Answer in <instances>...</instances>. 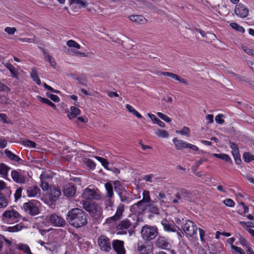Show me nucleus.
<instances>
[{"label": "nucleus", "mask_w": 254, "mask_h": 254, "mask_svg": "<svg viewBox=\"0 0 254 254\" xmlns=\"http://www.w3.org/2000/svg\"><path fill=\"white\" fill-rule=\"evenodd\" d=\"M66 220L70 226L78 229L87 224L88 216L82 209L74 208L68 211Z\"/></svg>", "instance_id": "f257e3e1"}, {"label": "nucleus", "mask_w": 254, "mask_h": 254, "mask_svg": "<svg viewBox=\"0 0 254 254\" xmlns=\"http://www.w3.org/2000/svg\"><path fill=\"white\" fill-rule=\"evenodd\" d=\"M82 206L96 222H99L102 219V209L96 203H87L84 201L82 203Z\"/></svg>", "instance_id": "f03ea898"}, {"label": "nucleus", "mask_w": 254, "mask_h": 254, "mask_svg": "<svg viewBox=\"0 0 254 254\" xmlns=\"http://www.w3.org/2000/svg\"><path fill=\"white\" fill-rule=\"evenodd\" d=\"M135 216L129 215L127 218L122 220L117 226V229L121 234H127V231L135 227Z\"/></svg>", "instance_id": "7ed1b4c3"}, {"label": "nucleus", "mask_w": 254, "mask_h": 254, "mask_svg": "<svg viewBox=\"0 0 254 254\" xmlns=\"http://www.w3.org/2000/svg\"><path fill=\"white\" fill-rule=\"evenodd\" d=\"M40 202L35 199H33L25 202L23 204L22 209L26 213L31 216H35L40 212L39 208Z\"/></svg>", "instance_id": "20e7f679"}, {"label": "nucleus", "mask_w": 254, "mask_h": 254, "mask_svg": "<svg viewBox=\"0 0 254 254\" xmlns=\"http://www.w3.org/2000/svg\"><path fill=\"white\" fill-rule=\"evenodd\" d=\"M141 234L142 238L146 240L154 239L158 235V229L156 227L145 225L142 228Z\"/></svg>", "instance_id": "39448f33"}, {"label": "nucleus", "mask_w": 254, "mask_h": 254, "mask_svg": "<svg viewBox=\"0 0 254 254\" xmlns=\"http://www.w3.org/2000/svg\"><path fill=\"white\" fill-rule=\"evenodd\" d=\"M11 177L12 180L18 184H24L28 181L26 172L20 169L12 170Z\"/></svg>", "instance_id": "423d86ee"}, {"label": "nucleus", "mask_w": 254, "mask_h": 254, "mask_svg": "<svg viewBox=\"0 0 254 254\" xmlns=\"http://www.w3.org/2000/svg\"><path fill=\"white\" fill-rule=\"evenodd\" d=\"M81 196L86 200H99L101 198L100 192L97 189H90L89 187L84 190Z\"/></svg>", "instance_id": "0eeeda50"}, {"label": "nucleus", "mask_w": 254, "mask_h": 254, "mask_svg": "<svg viewBox=\"0 0 254 254\" xmlns=\"http://www.w3.org/2000/svg\"><path fill=\"white\" fill-rule=\"evenodd\" d=\"M183 229L187 237H191L196 234L197 227L192 221L186 220V222L183 226Z\"/></svg>", "instance_id": "6e6552de"}, {"label": "nucleus", "mask_w": 254, "mask_h": 254, "mask_svg": "<svg viewBox=\"0 0 254 254\" xmlns=\"http://www.w3.org/2000/svg\"><path fill=\"white\" fill-rule=\"evenodd\" d=\"M98 245L100 249L105 252H109L111 250L110 239L105 235H101L98 238Z\"/></svg>", "instance_id": "1a4fd4ad"}, {"label": "nucleus", "mask_w": 254, "mask_h": 254, "mask_svg": "<svg viewBox=\"0 0 254 254\" xmlns=\"http://www.w3.org/2000/svg\"><path fill=\"white\" fill-rule=\"evenodd\" d=\"M49 222L53 226L58 227H64L66 225L65 220L62 216L55 213L50 215Z\"/></svg>", "instance_id": "9d476101"}, {"label": "nucleus", "mask_w": 254, "mask_h": 254, "mask_svg": "<svg viewBox=\"0 0 254 254\" xmlns=\"http://www.w3.org/2000/svg\"><path fill=\"white\" fill-rule=\"evenodd\" d=\"M3 217L7 222H17L20 214L17 211L11 209L5 211L3 214Z\"/></svg>", "instance_id": "9b49d317"}, {"label": "nucleus", "mask_w": 254, "mask_h": 254, "mask_svg": "<svg viewBox=\"0 0 254 254\" xmlns=\"http://www.w3.org/2000/svg\"><path fill=\"white\" fill-rule=\"evenodd\" d=\"M112 246L117 254H125L126 252L124 248V242L119 240H114L112 242Z\"/></svg>", "instance_id": "f8f14e48"}, {"label": "nucleus", "mask_w": 254, "mask_h": 254, "mask_svg": "<svg viewBox=\"0 0 254 254\" xmlns=\"http://www.w3.org/2000/svg\"><path fill=\"white\" fill-rule=\"evenodd\" d=\"M235 13L241 18H245L249 14V9L247 7L240 3L235 7Z\"/></svg>", "instance_id": "ddd939ff"}, {"label": "nucleus", "mask_w": 254, "mask_h": 254, "mask_svg": "<svg viewBox=\"0 0 254 254\" xmlns=\"http://www.w3.org/2000/svg\"><path fill=\"white\" fill-rule=\"evenodd\" d=\"M27 196L30 197H38L40 196L41 190L39 187L35 185L26 187Z\"/></svg>", "instance_id": "4468645a"}, {"label": "nucleus", "mask_w": 254, "mask_h": 254, "mask_svg": "<svg viewBox=\"0 0 254 254\" xmlns=\"http://www.w3.org/2000/svg\"><path fill=\"white\" fill-rule=\"evenodd\" d=\"M161 224L163 226L165 231L167 232H175L177 231V228L180 231L179 228L175 226L174 224L170 223L166 219H163L161 221ZM183 234V233L181 232Z\"/></svg>", "instance_id": "2eb2a0df"}, {"label": "nucleus", "mask_w": 254, "mask_h": 254, "mask_svg": "<svg viewBox=\"0 0 254 254\" xmlns=\"http://www.w3.org/2000/svg\"><path fill=\"white\" fill-rule=\"evenodd\" d=\"M75 191V187L73 185L70 184L65 185L63 189L64 195L67 197H71L73 196Z\"/></svg>", "instance_id": "dca6fc26"}, {"label": "nucleus", "mask_w": 254, "mask_h": 254, "mask_svg": "<svg viewBox=\"0 0 254 254\" xmlns=\"http://www.w3.org/2000/svg\"><path fill=\"white\" fill-rule=\"evenodd\" d=\"M155 244L158 248L162 249L167 250L170 247V244L168 240L163 236L158 237L155 241Z\"/></svg>", "instance_id": "f3484780"}, {"label": "nucleus", "mask_w": 254, "mask_h": 254, "mask_svg": "<svg viewBox=\"0 0 254 254\" xmlns=\"http://www.w3.org/2000/svg\"><path fill=\"white\" fill-rule=\"evenodd\" d=\"M61 195L60 189L56 187H51L49 193V198L52 201H56Z\"/></svg>", "instance_id": "a211bd4d"}, {"label": "nucleus", "mask_w": 254, "mask_h": 254, "mask_svg": "<svg viewBox=\"0 0 254 254\" xmlns=\"http://www.w3.org/2000/svg\"><path fill=\"white\" fill-rule=\"evenodd\" d=\"M160 73L161 75L170 77L179 81L181 83H184L185 85H188L187 81L185 79L181 77L177 74H176L172 73V72H160Z\"/></svg>", "instance_id": "6ab92c4d"}, {"label": "nucleus", "mask_w": 254, "mask_h": 254, "mask_svg": "<svg viewBox=\"0 0 254 254\" xmlns=\"http://www.w3.org/2000/svg\"><path fill=\"white\" fill-rule=\"evenodd\" d=\"M125 210V206L123 204H119L117 207V211L115 214L111 217V219L116 221L121 218L123 213Z\"/></svg>", "instance_id": "aec40b11"}, {"label": "nucleus", "mask_w": 254, "mask_h": 254, "mask_svg": "<svg viewBox=\"0 0 254 254\" xmlns=\"http://www.w3.org/2000/svg\"><path fill=\"white\" fill-rule=\"evenodd\" d=\"M41 49L43 51L44 58L49 62L51 66L55 68L57 66V63L55 62V59L52 56H51L50 54L47 52L43 48H41Z\"/></svg>", "instance_id": "412c9836"}, {"label": "nucleus", "mask_w": 254, "mask_h": 254, "mask_svg": "<svg viewBox=\"0 0 254 254\" xmlns=\"http://www.w3.org/2000/svg\"><path fill=\"white\" fill-rule=\"evenodd\" d=\"M129 19L138 24H143L146 22V19L142 15H131L129 17Z\"/></svg>", "instance_id": "4be33fe9"}, {"label": "nucleus", "mask_w": 254, "mask_h": 254, "mask_svg": "<svg viewBox=\"0 0 254 254\" xmlns=\"http://www.w3.org/2000/svg\"><path fill=\"white\" fill-rule=\"evenodd\" d=\"M176 148L178 149H182L187 148L188 143L182 140L178 139L177 138H174L173 140Z\"/></svg>", "instance_id": "5701e85b"}, {"label": "nucleus", "mask_w": 254, "mask_h": 254, "mask_svg": "<svg viewBox=\"0 0 254 254\" xmlns=\"http://www.w3.org/2000/svg\"><path fill=\"white\" fill-rule=\"evenodd\" d=\"M137 250L141 254H148L151 251V246L149 245L144 246L137 244Z\"/></svg>", "instance_id": "b1692460"}, {"label": "nucleus", "mask_w": 254, "mask_h": 254, "mask_svg": "<svg viewBox=\"0 0 254 254\" xmlns=\"http://www.w3.org/2000/svg\"><path fill=\"white\" fill-rule=\"evenodd\" d=\"M4 153L6 156L11 161L17 162H19L20 161H21V159L19 158V156L14 154L11 151L7 149L4 150Z\"/></svg>", "instance_id": "393cba45"}, {"label": "nucleus", "mask_w": 254, "mask_h": 254, "mask_svg": "<svg viewBox=\"0 0 254 254\" xmlns=\"http://www.w3.org/2000/svg\"><path fill=\"white\" fill-rule=\"evenodd\" d=\"M180 194L182 195L183 199L187 201L191 200V192L184 189H180Z\"/></svg>", "instance_id": "a878e982"}, {"label": "nucleus", "mask_w": 254, "mask_h": 254, "mask_svg": "<svg viewBox=\"0 0 254 254\" xmlns=\"http://www.w3.org/2000/svg\"><path fill=\"white\" fill-rule=\"evenodd\" d=\"M105 187L107 191V198H112L114 195L113 186L111 183L108 182L105 184Z\"/></svg>", "instance_id": "bb28decb"}, {"label": "nucleus", "mask_w": 254, "mask_h": 254, "mask_svg": "<svg viewBox=\"0 0 254 254\" xmlns=\"http://www.w3.org/2000/svg\"><path fill=\"white\" fill-rule=\"evenodd\" d=\"M148 116L154 123L157 124L160 127H165V125L164 123L162 122L159 119H158L154 115L151 114H148Z\"/></svg>", "instance_id": "cd10ccee"}, {"label": "nucleus", "mask_w": 254, "mask_h": 254, "mask_svg": "<svg viewBox=\"0 0 254 254\" xmlns=\"http://www.w3.org/2000/svg\"><path fill=\"white\" fill-rule=\"evenodd\" d=\"M70 110V113L67 114V117L69 119L76 117L80 113L79 109L74 106L71 107Z\"/></svg>", "instance_id": "c85d7f7f"}, {"label": "nucleus", "mask_w": 254, "mask_h": 254, "mask_svg": "<svg viewBox=\"0 0 254 254\" xmlns=\"http://www.w3.org/2000/svg\"><path fill=\"white\" fill-rule=\"evenodd\" d=\"M127 192L126 191L124 192H118V195L120 197V200L123 202L129 203L130 201V198L127 195Z\"/></svg>", "instance_id": "c756f323"}, {"label": "nucleus", "mask_w": 254, "mask_h": 254, "mask_svg": "<svg viewBox=\"0 0 254 254\" xmlns=\"http://www.w3.org/2000/svg\"><path fill=\"white\" fill-rule=\"evenodd\" d=\"M4 66L9 70L12 74V76L14 78H17L18 73L15 70V67L10 63H7L5 64Z\"/></svg>", "instance_id": "7c9ffc66"}, {"label": "nucleus", "mask_w": 254, "mask_h": 254, "mask_svg": "<svg viewBox=\"0 0 254 254\" xmlns=\"http://www.w3.org/2000/svg\"><path fill=\"white\" fill-rule=\"evenodd\" d=\"M143 202L140 200L138 201L137 203H134L131 206V210L137 212V211H139L143 209Z\"/></svg>", "instance_id": "2f4dec72"}, {"label": "nucleus", "mask_w": 254, "mask_h": 254, "mask_svg": "<svg viewBox=\"0 0 254 254\" xmlns=\"http://www.w3.org/2000/svg\"><path fill=\"white\" fill-rule=\"evenodd\" d=\"M9 203V199L5 197L2 193H0V208L6 207Z\"/></svg>", "instance_id": "473e14b6"}, {"label": "nucleus", "mask_w": 254, "mask_h": 254, "mask_svg": "<svg viewBox=\"0 0 254 254\" xmlns=\"http://www.w3.org/2000/svg\"><path fill=\"white\" fill-rule=\"evenodd\" d=\"M145 207L146 209H148V211L151 213H153L154 214L159 213L158 207L153 203L146 205Z\"/></svg>", "instance_id": "72a5a7b5"}, {"label": "nucleus", "mask_w": 254, "mask_h": 254, "mask_svg": "<svg viewBox=\"0 0 254 254\" xmlns=\"http://www.w3.org/2000/svg\"><path fill=\"white\" fill-rule=\"evenodd\" d=\"M207 160L204 158H201L198 160H196L195 162L194 165L191 167V170L194 173L197 170L199 166L202 164L203 162H206Z\"/></svg>", "instance_id": "f704fd0d"}, {"label": "nucleus", "mask_w": 254, "mask_h": 254, "mask_svg": "<svg viewBox=\"0 0 254 254\" xmlns=\"http://www.w3.org/2000/svg\"><path fill=\"white\" fill-rule=\"evenodd\" d=\"M126 107L127 109L129 112L130 113H132L134 116H135L136 117H137L139 119H142V116L136 110H135L133 107H132L131 106H130L129 104H127L126 105Z\"/></svg>", "instance_id": "c9c22d12"}, {"label": "nucleus", "mask_w": 254, "mask_h": 254, "mask_svg": "<svg viewBox=\"0 0 254 254\" xmlns=\"http://www.w3.org/2000/svg\"><path fill=\"white\" fill-rule=\"evenodd\" d=\"M23 228V226L20 224H16L13 226L7 227L6 231L12 233L16 232L21 230Z\"/></svg>", "instance_id": "e433bc0d"}, {"label": "nucleus", "mask_w": 254, "mask_h": 254, "mask_svg": "<svg viewBox=\"0 0 254 254\" xmlns=\"http://www.w3.org/2000/svg\"><path fill=\"white\" fill-rule=\"evenodd\" d=\"M17 247L19 250L23 251V252L25 253V254H33L31 252L30 249L27 245L23 244H20L17 245Z\"/></svg>", "instance_id": "4c0bfd02"}, {"label": "nucleus", "mask_w": 254, "mask_h": 254, "mask_svg": "<svg viewBox=\"0 0 254 254\" xmlns=\"http://www.w3.org/2000/svg\"><path fill=\"white\" fill-rule=\"evenodd\" d=\"M10 169L5 164L1 163L0 164V175H2L3 177L7 175V172Z\"/></svg>", "instance_id": "58836bf2"}, {"label": "nucleus", "mask_w": 254, "mask_h": 254, "mask_svg": "<svg viewBox=\"0 0 254 254\" xmlns=\"http://www.w3.org/2000/svg\"><path fill=\"white\" fill-rule=\"evenodd\" d=\"M143 198L141 200L143 203H148L151 201L149 191L144 190L142 193Z\"/></svg>", "instance_id": "ea45409f"}, {"label": "nucleus", "mask_w": 254, "mask_h": 254, "mask_svg": "<svg viewBox=\"0 0 254 254\" xmlns=\"http://www.w3.org/2000/svg\"><path fill=\"white\" fill-rule=\"evenodd\" d=\"M31 77L32 79L38 85L41 84V80L39 77L36 70L33 69L31 73Z\"/></svg>", "instance_id": "a19ab883"}, {"label": "nucleus", "mask_w": 254, "mask_h": 254, "mask_svg": "<svg viewBox=\"0 0 254 254\" xmlns=\"http://www.w3.org/2000/svg\"><path fill=\"white\" fill-rule=\"evenodd\" d=\"M214 156L226 162H232L230 157L226 154H214Z\"/></svg>", "instance_id": "79ce46f5"}, {"label": "nucleus", "mask_w": 254, "mask_h": 254, "mask_svg": "<svg viewBox=\"0 0 254 254\" xmlns=\"http://www.w3.org/2000/svg\"><path fill=\"white\" fill-rule=\"evenodd\" d=\"M38 98L41 102L48 105L49 106L52 107L54 109H56L55 104L52 103L50 100L47 98L41 97V96H39Z\"/></svg>", "instance_id": "37998d69"}, {"label": "nucleus", "mask_w": 254, "mask_h": 254, "mask_svg": "<svg viewBox=\"0 0 254 254\" xmlns=\"http://www.w3.org/2000/svg\"><path fill=\"white\" fill-rule=\"evenodd\" d=\"M155 134L158 136L162 138H167L169 136V134L167 131L165 130L158 129Z\"/></svg>", "instance_id": "c03bdc74"}, {"label": "nucleus", "mask_w": 254, "mask_h": 254, "mask_svg": "<svg viewBox=\"0 0 254 254\" xmlns=\"http://www.w3.org/2000/svg\"><path fill=\"white\" fill-rule=\"evenodd\" d=\"M231 249L232 252L233 253H235L236 254H245L244 251L240 247L232 245Z\"/></svg>", "instance_id": "a18cd8bd"}, {"label": "nucleus", "mask_w": 254, "mask_h": 254, "mask_svg": "<svg viewBox=\"0 0 254 254\" xmlns=\"http://www.w3.org/2000/svg\"><path fill=\"white\" fill-rule=\"evenodd\" d=\"M244 160L247 162L254 160V155L249 152H245L243 155Z\"/></svg>", "instance_id": "49530a36"}, {"label": "nucleus", "mask_w": 254, "mask_h": 254, "mask_svg": "<svg viewBox=\"0 0 254 254\" xmlns=\"http://www.w3.org/2000/svg\"><path fill=\"white\" fill-rule=\"evenodd\" d=\"M231 27L238 31L244 33L245 32V29L240 25H239L237 23L233 22L230 23Z\"/></svg>", "instance_id": "de8ad7c7"}, {"label": "nucleus", "mask_w": 254, "mask_h": 254, "mask_svg": "<svg viewBox=\"0 0 254 254\" xmlns=\"http://www.w3.org/2000/svg\"><path fill=\"white\" fill-rule=\"evenodd\" d=\"M176 133H180L184 135H186L187 136H190V129L187 127H184L182 130H177Z\"/></svg>", "instance_id": "09e8293b"}, {"label": "nucleus", "mask_w": 254, "mask_h": 254, "mask_svg": "<svg viewBox=\"0 0 254 254\" xmlns=\"http://www.w3.org/2000/svg\"><path fill=\"white\" fill-rule=\"evenodd\" d=\"M66 45L69 47H73L77 49H79L81 47L80 45H79L77 42L72 40H68L66 42Z\"/></svg>", "instance_id": "8fccbe9b"}, {"label": "nucleus", "mask_w": 254, "mask_h": 254, "mask_svg": "<svg viewBox=\"0 0 254 254\" xmlns=\"http://www.w3.org/2000/svg\"><path fill=\"white\" fill-rule=\"evenodd\" d=\"M157 115L162 120L167 123H170L172 121V119L168 117L167 115L163 114L161 112H157Z\"/></svg>", "instance_id": "3c124183"}, {"label": "nucleus", "mask_w": 254, "mask_h": 254, "mask_svg": "<svg viewBox=\"0 0 254 254\" xmlns=\"http://www.w3.org/2000/svg\"><path fill=\"white\" fill-rule=\"evenodd\" d=\"M22 144L24 146L32 148H35L36 145V143L35 142L28 139L23 140L22 141Z\"/></svg>", "instance_id": "603ef678"}, {"label": "nucleus", "mask_w": 254, "mask_h": 254, "mask_svg": "<svg viewBox=\"0 0 254 254\" xmlns=\"http://www.w3.org/2000/svg\"><path fill=\"white\" fill-rule=\"evenodd\" d=\"M105 205L106 209H108L110 207L112 210V208L114 206V201L111 199V198H107L105 201Z\"/></svg>", "instance_id": "864d4df0"}, {"label": "nucleus", "mask_w": 254, "mask_h": 254, "mask_svg": "<svg viewBox=\"0 0 254 254\" xmlns=\"http://www.w3.org/2000/svg\"><path fill=\"white\" fill-rule=\"evenodd\" d=\"M22 190L23 189L21 187H19L16 190L15 192L14 193V197L15 201H17L21 197Z\"/></svg>", "instance_id": "5fc2aeb1"}, {"label": "nucleus", "mask_w": 254, "mask_h": 254, "mask_svg": "<svg viewBox=\"0 0 254 254\" xmlns=\"http://www.w3.org/2000/svg\"><path fill=\"white\" fill-rule=\"evenodd\" d=\"M70 4H78L79 6L84 7L86 5V2L82 0H69Z\"/></svg>", "instance_id": "6e6d98bb"}, {"label": "nucleus", "mask_w": 254, "mask_h": 254, "mask_svg": "<svg viewBox=\"0 0 254 254\" xmlns=\"http://www.w3.org/2000/svg\"><path fill=\"white\" fill-rule=\"evenodd\" d=\"M0 193H2L3 195L8 199L10 197L11 194V191L9 187H6Z\"/></svg>", "instance_id": "4d7b16f0"}, {"label": "nucleus", "mask_w": 254, "mask_h": 254, "mask_svg": "<svg viewBox=\"0 0 254 254\" xmlns=\"http://www.w3.org/2000/svg\"><path fill=\"white\" fill-rule=\"evenodd\" d=\"M95 158L97 160L101 162L103 167H105V166L109 165V162L106 159L99 156H96Z\"/></svg>", "instance_id": "13d9d810"}, {"label": "nucleus", "mask_w": 254, "mask_h": 254, "mask_svg": "<svg viewBox=\"0 0 254 254\" xmlns=\"http://www.w3.org/2000/svg\"><path fill=\"white\" fill-rule=\"evenodd\" d=\"M239 243L240 244L244 247L247 248L250 246L249 242L246 240V239L243 237H240L239 238Z\"/></svg>", "instance_id": "bf43d9fd"}, {"label": "nucleus", "mask_w": 254, "mask_h": 254, "mask_svg": "<svg viewBox=\"0 0 254 254\" xmlns=\"http://www.w3.org/2000/svg\"><path fill=\"white\" fill-rule=\"evenodd\" d=\"M114 189L117 192H120L122 190V186L120 182L116 181L114 183Z\"/></svg>", "instance_id": "052dcab7"}, {"label": "nucleus", "mask_w": 254, "mask_h": 254, "mask_svg": "<svg viewBox=\"0 0 254 254\" xmlns=\"http://www.w3.org/2000/svg\"><path fill=\"white\" fill-rule=\"evenodd\" d=\"M223 117V114H218L217 115L215 118V121L217 123L219 124L222 125L224 123V120L222 119Z\"/></svg>", "instance_id": "680f3d73"}, {"label": "nucleus", "mask_w": 254, "mask_h": 254, "mask_svg": "<svg viewBox=\"0 0 254 254\" xmlns=\"http://www.w3.org/2000/svg\"><path fill=\"white\" fill-rule=\"evenodd\" d=\"M10 89L4 83L0 82V92H9Z\"/></svg>", "instance_id": "e2e57ef3"}, {"label": "nucleus", "mask_w": 254, "mask_h": 254, "mask_svg": "<svg viewBox=\"0 0 254 254\" xmlns=\"http://www.w3.org/2000/svg\"><path fill=\"white\" fill-rule=\"evenodd\" d=\"M223 203L226 206H229V207H233L235 205L234 201L232 199H231L230 198H227V199H225L223 201Z\"/></svg>", "instance_id": "0e129e2a"}, {"label": "nucleus", "mask_w": 254, "mask_h": 254, "mask_svg": "<svg viewBox=\"0 0 254 254\" xmlns=\"http://www.w3.org/2000/svg\"><path fill=\"white\" fill-rule=\"evenodd\" d=\"M19 40L21 42H25L27 43H36V38L34 37L32 38H20Z\"/></svg>", "instance_id": "69168bd1"}, {"label": "nucleus", "mask_w": 254, "mask_h": 254, "mask_svg": "<svg viewBox=\"0 0 254 254\" xmlns=\"http://www.w3.org/2000/svg\"><path fill=\"white\" fill-rule=\"evenodd\" d=\"M16 31V29L15 27H6L4 31L8 33L9 35H13Z\"/></svg>", "instance_id": "338daca9"}, {"label": "nucleus", "mask_w": 254, "mask_h": 254, "mask_svg": "<svg viewBox=\"0 0 254 254\" xmlns=\"http://www.w3.org/2000/svg\"><path fill=\"white\" fill-rule=\"evenodd\" d=\"M41 187L42 188L43 190H47L49 189V184L46 181L43 180L42 179H41Z\"/></svg>", "instance_id": "774afa93"}]
</instances>
